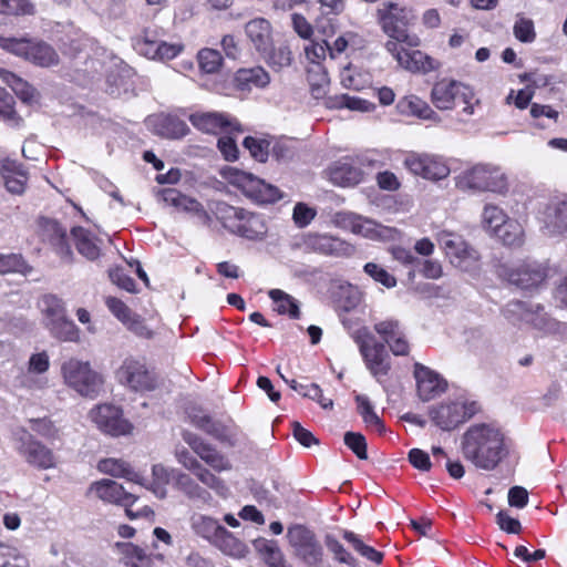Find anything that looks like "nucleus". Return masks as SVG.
<instances>
[{"instance_id":"c756f323","label":"nucleus","mask_w":567,"mask_h":567,"mask_svg":"<svg viewBox=\"0 0 567 567\" xmlns=\"http://www.w3.org/2000/svg\"><path fill=\"white\" fill-rule=\"evenodd\" d=\"M174 486L188 498L208 504L212 501L210 493L199 486L188 474L181 471L173 472Z\"/></svg>"},{"instance_id":"39448f33","label":"nucleus","mask_w":567,"mask_h":567,"mask_svg":"<svg viewBox=\"0 0 567 567\" xmlns=\"http://www.w3.org/2000/svg\"><path fill=\"white\" fill-rule=\"evenodd\" d=\"M456 186L462 190L503 194L507 190V177L496 166L477 164L457 176Z\"/></svg>"},{"instance_id":"4c0bfd02","label":"nucleus","mask_w":567,"mask_h":567,"mask_svg":"<svg viewBox=\"0 0 567 567\" xmlns=\"http://www.w3.org/2000/svg\"><path fill=\"white\" fill-rule=\"evenodd\" d=\"M210 209L223 226L231 233L235 231L238 220L244 216L243 208L230 206L225 202L214 203Z\"/></svg>"},{"instance_id":"69168bd1","label":"nucleus","mask_w":567,"mask_h":567,"mask_svg":"<svg viewBox=\"0 0 567 567\" xmlns=\"http://www.w3.org/2000/svg\"><path fill=\"white\" fill-rule=\"evenodd\" d=\"M243 145L247 148L250 155L260 163L267 161L269 155L270 143L264 138H256L252 136L245 137Z\"/></svg>"},{"instance_id":"a211bd4d","label":"nucleus","mask_w":567,"mask_h":567,"mask_svg":"<svg viewBox=\"0 0 567 567\" xmlns=\"http://www.w3.org/2000/svg\"><path fill=\"white\" fill-rule=\"evenodd\" d=\"M369 163L365 157L342 158L333 163L329 168L330 181L342 187L354 186L362 182L363 172L359 165Z\"/></svg>"},{"instance_id":"0eeeda50","label":"nucleus","mask_w":567,"mask_h":567,"mask_svg":"<svg viewBox=\"0 0 567 567\" xmlns=\"http://www.w3.org/2000/svg\"><path fill=\"white\" fill-rule=\"evenodd\" d=\"M475 401L458 398L455 401L444 402L430 409L433 423L443 431H452L480 411Z\"/></svg>"},{"instance_id":"603ef678","label":"nucleus","mask_w":567,"mask_h":567,"mask_svg":"<svg viewBox=\"0 0 567 567\" xmlns=\"http://www.w3.org/2000/svg\"><path fill=\"white\" fill-rule=\"evenodd\" d=\"M203 484L214 489L218 495L226 497L228 494V487L226 484L207 470L200 462L190 471Z\"/></svg>"},{"instance_id":"de8ad7c7","label":"nucleus","mask_w":567,"mask_h":567,"mask_svg":"<svg viewBox=\"0 0 567 567\" xmlns=\"http://www.w3.org/2000/svg\"><path fill=\"white\" fill-rule=\"evenodd\" d=\"M268 295L276 303L278 313L288 315L291 319H298L300 317L299 305L293 297L279 289H272Z\"/></svg>"},{"instance_id":"ea45409f","label":"nucleus","mask_w":567,"mask_h":567,"mask_svg":"<svg viewBox=\"0 0 567 567\" xmlns=\"http://www.w3.org/2000/svg\"><path fill=\"white\" fill-rule=\"evenodd\" d=\"M505 246L519 247L524 243V230L522 225L515 219H507L494 235Z\"/></svg>"},{"instance_id":"6ab92c4d","label":"nucleus","mask_w":567,"mask_h":567,"mask_svg":"<svg viewBox=\"0 0 567 567\" xmlns=\"http://www.w3.org/2000/svg\"><path fill=\"white\" fill-rule=\"evenodd\" d=\"M189 121L196 128L204 133L233 134L235 131H238L237 121L225 113H196L189 116Z\"/></svg>"},{"instance_id":"20e7f679","label":"nucleus","mask_w":567,"mask_h":567,"mask_svg":"<svg viewBox=\"0 0 567 567\" xmlns=\"http://www.w3.org/2000/svg\"><path fill=\"white\" fill-rule=\"evenodd\" d=\"M64 383L80 395L94 399L102 390L103 377L91 368L90 362L71 358L61 365Z\"/></svg>"},{"instance_id":"3c124183","label":"nucleus","mask_w":567,"mask_h":567,"mask_svg":"<svg viewBox=\"0 0 567 567\" xmlns=\"http://www.w3.org/2000/svg\"><path fill=\"white\" fill-rule=\"evenodd\" d=\"M507 219H509V217L498 206L492 204L484 206L482 213V226L489 234L494 235V233L502 227Z\"/></svg>"},{"instance_id":"f704fd0d","label":"nucleus","mask_w":567,"mask_h":567,"mask_svg":"<svg viewBox=\"0 0 567 567\" xmlns=\"http://www.w3.org/2000/svg\"><path fill=\"white\" fill-rule=\"evenodd\" d=\"M44 236L56 247L61 257H72L70 246L66 244V230L56 221L47 219L43 224Z\"/></svg>"},{"instance_id":"774afa93","label":"nucleus","mask_w":567,"mask_h":567,"mask_svg":"<svg viewBox=\"0 0 567 567\" xmlns=\"http://www.w3.org/2000/svg\"><path fill=\"white\" fill-rule=\"evenodd\" d=\"M42 311L44 313L45 322L53 321L54 319H59L65 316L63 302L61 299L53 295L43 297Z\"/></svg>"},{"instance_id":"a878e982","label":"nucleus","mask_w":567,"mask_h":567,"mask_svg":"<svg viewBox=\"0 0 567 567\" xmlns=\"http://www.w3.org/2000/svg\"><path fill=\"white\" fill-rule=\"evenodd\" d=\"M147 124L157 135L166 138H182L189 132L185 121L174 115L150 116Z\"/></svg>"},{"instance_id":"5701e85b","label":"nucleus","mask_w":567,"mask_h":567,"mask_svg":"<svg viewBox=\"0 0 567 567\" xmlns=\"http://www.w3.org/2000/svg\"><path fill=\"white\" fill-rule=\"evenodd\" d=\"M162 199L178 210L190 214L202 225H209L210 216L205 210L204 206L196 199L183 195L175 188L164 189L162 193Z\"/></svg>"},{"instance_id":"7ed1b4c3","label":"nucleus","mask_w":567,"mask_h":567,"mask_svg":"<svg viewBox=\"0 0 567 567\" xmlns=\"http://www.w3.org/2000/svg\"><path fill=\"white\" fill-rule=\"evenodd\" d=\"M287 542L292 557L303 567H324L323 545L313 530L301 524L287 528Z\"/></svg>"},{"instance_id":"680f3d73","label":"nucleus","mask_w":567,"mask_h":567,"mask_svg":"<svg viewBox=\"0 0 567 567\" xmlns=\"http://www.w3.org/2000/svg\"><path fill=\"white\" fill-rule=\"evenodd\" d=\"M261 55L272 69L277 70L289 66L292 60L291 52L286 45H280L278 48H274L272 45L268 52Z\"/></svg>"},{"instance_id":"e2e57ef3","label":"nucleus","mask_w":567,"mask_h":567,"mask_svg":"<svg viewBox=\"0 0 567 567\" xmlns=\"http://www.w3.org/2000/svg\"><path fill=\"white\" fill-rule=\"evenodd\" d=\"M29 423H30V429L34 433L40 435L41 437H43L50 442H54V441L59 440V437H60L59 430L50 419H48V417L30 419Z\"/></svg>"},{"instance_id":"5fc2aeb1","label":"nucleus","mask_w":567,"mask_h":567,"mask_svg":"<svg viewBox=\"0 0 567 567\" xmlns=\"http://www.w3.org/2000/svg\"><path fill=\"white\" fill-rule=\"evenodd\" d=\"M32 268L20 254H0V274L19 272L28 275Z\"/></svg>"},{"instance_id":"1a4fd4ad","label":"nucleus","mask_w":567,"mask_h":567,"mask_svg":"<svg viewBox=\"0 0 567 567\" xmlns=\"http://www.w3.org/2000/svg\"><path fill=\"white\" fill-rule=\"evenodd\" d=\"M226 178L231 185L241 189L247 197L255 202L266 204L281 198L280 190L276 186L267 184L250 173L230 168L226 174Z\"/></svg>"},{"instance_id":"b1692460","label":"nucleus","mask_w":567,"mask_h":567,"mask_svg":"<svg viewBox=\"0 0 567 567\" xmlns=\"http://www.w3.org/2000/svg\"><path fill=\"white\" fill-rule=\"evenodd\" d=\"M245 34L260 54L268 52L274 44L271 24L264 18H255L248 21L245 25Z\"/></svg>"},{"instance_id":"37998d69","label":"nucleus","mask_w":567,"mask_h":567,"mask_svg":"<svg viewBox=\"0 0 567 567\" xmlns=\"http://www.w3.org/2000/svg\"><path fill=\"white\" fill-rule=\"evenodd\" d=\"M355 402L358 404L359 414L361 415L365 425L380 434L383 433L385 431L384 423L374 412L373 405L371 404L369 398L363 394H358L355 396Z\"/></svg>"},{"instance_id":"4d7b16f0","label":"nucleus","mask_w":567,"mask_h":567,"mask_svg":"<svg viewBox=\"0 0 567 567\" xmlns=\"http://www.w3.org/2000/svg\"><path fill=\"white\" fill-rule=\"evenodd\" d=\"M197 60L200 70L204 73L213 74L219 71L221 64H223V56L221 54L214 49H202L197 54Z\"/></svg>"},{"instance_id":"9b49d317","label":"nucleus","mask_w":567,"mask_h":567,"mask_svg":"<svg viewBox=\"0 0 567 567\" xmlns=\"http://www.w3.org/2000/svg\"><path fill=\"white\" fill-rule=\"evenodd\" d=\"M499 275L523 290H532L544 284L547 268L537 261L524 260L511 267L502 266Z\"/></svg>"},{"instance_id":"a18cd8bd","label":"nucleus","mask_w":567,"mask_h":567,"mask_svg":"<svg viewBox=\"0 0 567 567\" xmlns=\"http://www.w3.org/2000/svg\"><path fill=\"white\" fill-rule=\"evenodd\" d=\"M361 300L362 296L358 288L351 285L341 286L337 295L336 308L339 313H348L355 310Z\"/></svg>"},{"instance_id":"2eb2a0df","label":"nucleus","mask_w":567,"mask_h":567,"mask_svg":"<svg viewBox=\"0 0 567 567\" xmlns=\"http://www.w3.org/2000/svg\"><path fill=\"white\" fill-rule=\"evenodd\" d=\"M303 246L310 251L338 258L354 254V247L351 244L328 234L309 233L303 237Z\"/></svg>"},{"instance_id":"c85d7f7f","label":"nucleus","mask_w":567,"mask_h":567,"mask_svg":"<svg viewBox=\"0 0 567 567\" xmlns=\"http://www.w3.org/2000/svg\"><path fill=\"white\" fill-rule=\"evenodd\" d=\"M234 234L247 239L260 240L267 234V226L261 215L249 213L244 209V216L238 220Z\"/></svg>"},{"instance_id":"c9c22d12","label":"nucleus","mask_w":567,"mask_h":567,"mask_svg":"<svg viewBox=\"0 0 567 567\" xmlns=\"http://www.w3.org/2000/svg\"><path fill=\"white\" fill-rule=\"evenodd\" d=\"M212 545L220 549L224 554L237 558L245 557L248 551L247 546L225 527L218 533V536H216Z\"/></svg>"},{"instance_id":"9d476101","label":"nucleus","mask_w":567,"mask_h":567,"mask_svg":"<svg viewBox=\"0 0 567 567\" xmlns=\"http://www.w3.org/2000/svg\"><path fill=\"white\" fill-rule=\"evenodd\" d=\"M437 241L455 267L463 271L477 269L478 252L470 247L462 236L450 231H441L437 234Z\"/></svg>"},{"instance_id":"f3484780","label":"nucleus","mask_w":567,"mask_h":567,"mask_svg":"<svg viewBox=\"0 0 567 567\" xmlns=\"http://www.w3.org/2000/svg\"><path fill=\"white\" fill-rule=\"evenodd\" d=\"M404 165L412 174L426 179L440 181L450 175V167L445 161L435 155L410 154L404 159Z\"/></svg>"},{"instance_id":"4468645a","label":"nucleus","mask_w":567,"mask_h":567,"mask_svg":"<svg viewBox=\"0 0 567 567\" xmlns=\"http://www.w3.org/2000/svg\"><path fill=\"white\" fill-rule=\"evenodd\" d=\"M91 420L104 433L112 436L128 434L132 430L131 423L122 415L120 408L113 404H101L90 412Z\"/></svg>"},{"instance_id":"338daca9","label":"nucleus","mask_w":567,"mask_h":567,"mask_svg":"<svg viewBox=\"0 0 567 567\" xmlns=\"http://www.w3.org/2000/svg\"><path fill=\"white\" fill-rule=\"evenodd\" d=\"M513 32L515 38L524 43H532L536 38L533 20L525 17H517Z\"/></svg>"},{"instance_id":"4be33fe9","label":"nucleus","mask_w":567,"mask_h":567,"mask_svg":"<svg viewBox=\"0 0 567 567\" xmlns=\"http://www.w3.org/2000/svg\"><path fill=\"white\" fill-rule=\"evenodd\" d=\"M374 330L380 334L394 355H406L410 346L401 323L394 319H388L374 324Z\"/></svg>"},{"instance_id":"ddd939ff","label":"nucleus","mask_w":567,"mask_h":567,"mask_svg":"<svg viewBox=\"0 0 567 567\" xmlns=\"http://www.w3.org/2000/svg\"><path fill=\"white\" fill-rule=\"evenodd\" d=\"M120 383L134 391H152L156 388V378L146 365L134 359H125L116 372Z\"/></svg>"},{"instance_id":"7c9ffc66","label":"nucleus","mask_w":567,"mask_h":567,"mask_svg":"<svg viewBox=\"0 0 567 567\" xmlns=\"http://www.w3.org/2000/svg\"><path fill=\"white\" fill-rule=\"evenodd\" d=\"M115 548L126 567H151L152 565V556L132 543H116Z\"/></svg>"},{"instance_id":"423d86ee","label":"nucleus","mask_w":567,"mask_h":567,"mask_svg":"<svg viewBox=\"0 0 567 567\" xmlns=\"http://www.w3.org/2000/svg\"><path fill=\"white\" fill-rule=\"evenodd\" d=\"M475 94L471 86L451 79L437 81L431 91V101L439 110H453L463 105V112L467 115L474 113Z\"/></svg>"},{"instance_id":"c03bdc74","label":"nucleus","mask_w":567,"mask_h":567,"mask_svg":"<svg viewBox=\"0 0 567 567\" xmlns=\"http://www.w3.org/2000/svg\"><path fill=\"white\" fill-rule=\"evenodd\" d=\"M533 312L534 316H532L530 320H527L526 324H530L539 331L557 333L565 328L563 323L549 317L540 305L533 306Z\"/></svg>"},{"instance_id":"58836bf2","label":"nucleus","mask_w":567,"mask_h":567,"mask_svg":"<svg viewBox=\"0 0 567 567\" xmlns=\"http://www.w3.org/2000/svg\"><path fill=\"white\" fill-rule=\"evenodd\" d=\"M0 80L8 84L23 102H32L35 100V89L10 71L0 68Z\"/></svg>"},{"instance_id":"aec40b11","label":"nucleus","mask_w":567,"mask_h":567,"mask_svg":"<svg viewBox=\"0 0 567 567\" xmlns=\"http://www.w3.org/2000/svg\"><path fill=\"white\" fill-rule=\"evenodd\" d=\"M414 378L421 400L430 401L446 389V382L439 373L421 364H414Z\"/></svg>"},{"instance_id":"09e8293b","label":"nucleus","mask_w":567,"mask_h":567,"mask_svg":"<svg viewBox=\"0 0 567 567\" xmlns=\"http://www.w3.org/2000/svg\"><path fill=\"white\" fill-rule=\"evenodd\" d=\"M504 316L513 324L526 323L527 320H530L532 316H534L533 305L520 300H513L506 305Z\"/></svg>"},{"instance_id":"412c9836","label":"nucleus","mask_w":567,"mask_h":567,"mask_svg":"<svg viewBox=\"0 0 567 567\" xmlns=\"http://www.w3.org/2000/svg\"><path fill=\"white\" fill-rule=\"evenodd\" d=\"M360 352L364 359L365 365L371 374L379 381L386 377L391 364L385 347L380 342H362L360 344Z\"/></svg>"},{"instance_id":"f257e3e1","label":"nucleus","mask_w":567,"mask_h":567,"mask_svg":"<svg viewBox=\"0 0 567 567\" xmlns=\"http://www.w3.org/2000/svg\"><path fill=\"white\" fill-rule=\"evenodd\" d=\"M511 440L495 423H474L461 436L460 451L475 468L494 471L511 453Z\"/></svg>"},{"instance_id":"473e14b6","label":"nucleus","mask_w":567,"mask_h":567,"mask_svg":"<svg viewBox=\"0 0 567 567\" xmlns=\"http://www.w3.org/2000/svg\"><path fill=\"white\" fill-rule=\"evenodd\" d=\"M192 530L210 544L223 529V525L212 516L195 513L189 519Z\"/></svg>"},{"instance_id":"393cba45","label":"nucleus","mask_w":567,"mask_h":567,"mask_svg":"<svg viewBox=\"0 0 567 567\" xmlns=\"http://www.w3.org/2000/svg\"><path fill=\"white\" fill-rule=\"evenodd\" d=\"M71 236L78 252L90 261H95L102 255L103 240L91 230L75 226L71 229Z\"/></svg>"},{"instance_id":"f03ea898","label":"nucleus","mask_w":567,"mask_h":567,"mask_svg":"<svg viewBox=\"0 0 567 567\" xmlns=\"http://www.w3.org/2000/svg\"><path fill=\"white\" fill-rule=\"evenodd\" d=\"M375 17L382 31L391 38L390 41L405 43L409 48L420 44V39L408 32V27L415 18L412 9L385 1L377 9Z\"/></svg>"},{"instance_id":"0e129e2a","label":"nucleus","mask_w":567,"mask_h":567,"mask_svg":"<svg viewBox=\"0 0 567 567\" xmlns=\"http://www.w3.org/2000/svg\"><path fill=\"white\" fill-rule=\"evenodd\" d=\"M32 40L27 38H7L0 35V48L27 60Z\"/></svg>"},{"instance_id":"a19ab883","label":"nucleus","mask_w":567,"mask_h":567,"mask_svg":"<svg viewBox=\"0 0 567 567\" xmlns=\"http://www.w3.org/2000/svg\"><path fill=\"white\" fill-rule=\"evenodd\" d=\"M190 421L196 427L218 441L224 442L229 439L226 426L207 414H193L190 415Z\"/></svg>"},{"instance_id":"e433bc0d","label":"nucleus","mask_w":567,"mask_h":567,"mask_svg":"<svg viewBox=\"0 0 567 567\" xmlns=\"http://www.w3.org/2000/svg\"><path fill=\"white\" fill-rule=\"evenodd\" d=\"M97 470L101 473L109 474L115 477H124L127 481L142 484L141 476L131 470L130 465L122 460L104 458L97 464Z\"/></svg>"},{"instance_id":"bb28decb","label":"nucleus","mask_w":567,"mask_h":567,"mask_svg":"<svg viewBox=\"0 0 567 567\" xmlns=\"http://www.w3.org/2000/svg\"><path fill=\"white\" fill-rule=\"evenodd\" d=\"M252 546L268 567H292L277 540L259 537L252 542Z\"/></svg>"},{"instance_id":"864d4df0","label":"nucleus","mask_w":567,"mask_h":567,"mask_svg":"<svg viewBox=\"0 0 567 567\" xmlns=\"http://www.w3.org/2000/svg\"><path fill=\"white\" fill-rule=\"evenodd\" d=\"M343 538L351 544L353 549L358 551L362 557L367 558L368 560L380 564L383 559V554L373 547L365 545L359 535L354 534L350 530L343 532Z\"/></svg>"},{"instance_id":"2f4dec72","label":"nucleus","mask_w":567,"mask_h":567,"mask_svg":"<svg viewBox=\"0 0 567 567\" xmlns=\"http://www.w3.org/2000/svg\"><path fill=\"white\" fill-rule=\"evenodd\" d=\"M2 174L4 185L10 193L20 195L24 192L28 176L21 164L7 161L2 166Z\"/></svg>"},{"instance_id":"052dcab7","label":"nucleus","mask_w":567,"mask_h":567,"mask_svg":"<svg viewBox=\"0 0 567 567\" xmlns=\"http://www.w3.org/2000/svg\"><path fill=\"white\" fill-rule=\"evenodd\" d=\"M363 271L375 282L384 286L388 289L394 288L396 286L395 277L377 262H367L363 266Z\"/></svg>"},{"instance_id":"8fccbe9b","label":"nucleus","mask_w":567,"mask_h":567,"mask_svg":"<svg viewBox=\"0 0 567 567\" xmlns=\"http://www.w3.org/2000/svg\"><path fill=\"white\" fill-rule=\"evenodd\" d=\"M324 545L333 556V559L339 564H344L349 567H359L358 559L352 556L332 534L324 536Z\"/></svg>"},{"instance_id":"79ce46f5","label":"nucleus","mask_w":567,"mask_h":567,"mask_svg":"<svg viewBox=\"0 0 567 567\" xmlns=\"http://www.w3.org/2000/svg\"><path fill=\"white\" fill-rule=\"evenodd\" d=\"M45 327L51 334L60 341L73 342L79 339V330L74 322L66 318V315L53 321H47Z\"/></svg>"},{"instance_id":"bf43d9fd","label":"nucleus","mask_w":567,"mask_h":567,"mask_svg":"<svg viewBox=\"0 0 567 567\" xmlns=\"http://www.w3.org/2000/svg\"><path fill=\"white\" fill-rule=\"evenodd\" d=\"M389 229L386 227L379 225L371 219L359 216L353 234L369 239H381L385 237Z\"/></svg>"},{"instance_id":"dca6fc26","label":"nucleus","mask_w":567,"mask_h":567,"mask_svg":"<svg viewBox=\"0 0 567 567\" xmlns=\"http://www.w3.org/2000/svg\"><path fill=\"white\" fill-rule=\"evenodd\" d=\"M89 494L94 495L104 503L126 507V514L131 518L134 517L128 507L136 502L137 497L133 493L126 492L120 483L110 478L93 482L89 487Z\"/></svg>"},{"instance_id":"6e6d98bb","label":"nucleus","mask_w":567,"mask_h":567,"mask_svg":"<svg viewBox=\"0 0 567 567\" xmlns=\"http://www.w3.org/2000/svg\"><path fill=\"white\" fill-rule=\"evenodd\" d=\"M158 43L159 40L156 39L155 33L145 30L142 35L134 39L133 47L138 54L155 60Z\"/></svg>"},{"instance_id":"6e6552de","label":"nucleus","mask_w":567,"mask_h":567,"mask_svg":"<svg viewBox=\"0 0 567 567\" xmlns=\"http://www.w3.org/2000/svg\"><path fill=\"white\" fill-rule=\"evenodd\" d=\"M13 435L18 442L17 451L27 464L41 471L51 470L56 466L58 458L54 452L34 439L27 429L20 427Z\"/></svg>"},{"instance_id":"cd10ccee","label":"nucleus","mask_w":567,"mask_h":567,"mask_svg":"<svg viewBox=\"0 0 567 567\" xmlns=\"http://www.w3.org/2000/svg\"><path fill=\"white\" fill-rule=\"evenodd\" d=\"M270 82L268 72L261 66L239 69L235 74L236 87L240 91L264 89Z\"/></svg>"},{"instance_id":"f8f14e48","label":"nucleus","mask_w":567,"mask_h":567,"mask_svg":"<svg viewBox=\"0 0 567 567\" xmlns=\"http://www.w3.org/2000/svg\"><path fill=\"white\" fill-rule=\"evenodd\" d=\"M394 41H388L385 49L398 61L400 66L413 73H429L440 68V62L419 50H408Z\"/></svg>"},{"instance_id":"49530a36","label":"nucleus","mask_w":567,"mask_h":567,"mask_svg":"<svg viewBox=\"0 0 567 567\" xmlns=\"http://www.w3.org/2000/svg\"><path fill=\"white\" fill-rule=\"evenodd\" d=\"M546 216L559 234L567 235V196L550 203Z\"/></svg>"},{"instance_id":"72a5a7b5","label":"nucleus","mask_w":567,"mask_h":567,"mask_svg":"<svg viewBox=\"0 0 567 567\" xmlns=\"http://www.w3.org/2000/svg\"><path fill=\"white\" fill-rule=\"evenodd\" d=\"M27 60L35 65L49 68L59 63V54L50 44L32 40Z\"/></svg>"},{"instance_id":"13d9d810","label":"nucleus","mask_w":567,"mask_h":567,"mask_svg":"<svg viewBox=\"0 0 567 567\" xmlns=\"http://www.w3.org/2000/svg\"><path fill=\"white\" fill-rule=\"evenodd\" d=\"M401 106L404 111L424 120H431L436 116V113L432 107L425 101L415 95L406 97L401 102Z\"/></svg>"}]
</instances>
